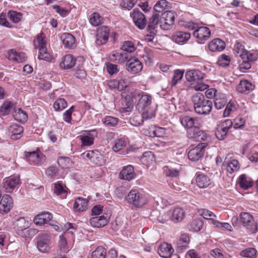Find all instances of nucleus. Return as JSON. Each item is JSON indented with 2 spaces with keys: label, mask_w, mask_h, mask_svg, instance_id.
<instances>
[{
  "label": "nucleus",
  "mask_w": 258,
  "mask_h": 258,
  "mask_svg": "<svg viewBox=\"0 0 258 258\" xmlns=\"http://www.w3.org/2000/svg\"><path fill=\"white\" fill-rule=\"evenodd\" d=\"M191 102L196 113L206 115L212 110L213 104L211 101L207 99L201 93H196L191 97Z\"/></svg>",
  "instance_id": "obj_1"
},
{
  "label": "nucleus",
  "mask_w": 258,
  "mask_h": 258,
  "mask_svg": "<svg viewBox=\"0 0 258 258\" xmlns=\"http://www.w3.org/2000/svg\"><path fill=\"white\" fill-rule=\"evenodd\" d=\"M125 201L130 205L139 208L143 207L148 203V198L141 189L133 188L125 197Z\"/></svg>",
  "instance_id": "obj_2"
},
{
  "label": "nucleus",
  "mask_w": 258,
  "mask_h": 258,
  "mask_svg": "<svg viewBox=\"0 0 258 258\" xmlns=\"http://www.w3.org/2000/svg\"><path fill=\"white\" fill-rule=\"evenodd\" d=\"M186 80L191 82L193 88L196 91H204L207 89L208 85L202 82L203 77L202 74L198 70H189L185 74Z\"/></svg>",
  "instance_id": "obj_3"
},
{
  "label": "nucleus",
  "mask_w": 258,
  "mask_h": 258,
  "mask_svg": "<svg viewBox=\"0 0 258 258\" xmlns=\"http://www.w3.org/2000/svg\"><path fill=\"white\" fill-rule=\"evenodd\" d=\"M44 38L45 36L44 34H38L33 40V44L34 47L39 50L38 58L49 61L52 59V56L47 51L46 42Z\"/></svg>",
  "instance_id": "obj_4"
},
{
  "label": "nucleus",
  "mask_w": 258,
  "mask_h": 258,
  "mask_svg": "<svg viewBox=\"0 0 258 258\" xmlns=\"http://www.w3.org/2000/svg\"><path fill=\"white\" fill-rule=\"evenodd\" d=\"M241 224L252 233L258 231V223L254 221L253 216L247 212H242L239 215Z\"/></svg>",
  "instance_id": "obj_5"
},
{
  "label": "nucleus",
  "mask_w": 258,
  "mask_h": 258,
  "mask_svg": "<svg viewBox=\"0 0 258 258\" xmlns=\"http://www.w3.org/2000/svg\"><path fill=\"white\" fill-rule=\"evenodd\" d=\"M25 156L30 164L40 166L46 161L45 156L41 153L39 149L33 152H25Z\"/></svg>",
  "instance_id": "obj_6"
},
{
  "label": "nucleus",
  "mask_w": 258,
  "mask_h": 258,
  "mask_svg": "<svg viewBox=\"0 0 258 258\" xmlns=\"http://www.w3.org/2000/svg\"><path fill=\"white\" fill-rule=\"evenodd\" d=\"M175 13L172 11H166L162 14L160 19V26L164 30H169L174 24Z\"/></svg>",
  "instance_id": "obj_7"
},
{
  "label": "nucleus",
  "mask_w": 258,
  "mask_h": 258,
  "mask_svg": "<svg viewBox=\"0 0 258 258\" xmlns=\"http://www.w3.org/2000/svg\"><path fill=\"white\" fill-rule=\"evenodd\" d=\"M125 70L130 74L136 75L143 70V66L141 61L135 56L130 57L125 66Z\"/></svg>",
  "instance_id": "obj_8"
},
{
  "label": "nucleus",
  "mask_w": 258,
  "mask_h": 258,
  "mask_svg": "<svg viewBox=\"0 0 258 258\" xmlns=\"http://www.w3.org/2000/svg\"><path fill=\"white\" fill-rule=\"evenodd\" d=\"M81 156L83 159H88L92 162L98 165H102L104 163L103 156L97 150L85 152L82 154Z\"/></svg>",
  "instance_id": "obj_9"
},
{
  "label": "nucleus",
  "mask_w": 258,
  "mask_h": 258,
  "mask_svg": "<svg viewBox=\"0 0 258 258\" xmlns=\"http://www.w3.org/2000/svg\"><path fill=\"white\" fill-rule=\"evenodd\" d=\"M207 143H199L196 147L191 149L188 153V157L190 160L198 161L204 155L205 148L207 146Z\"/></svg>",
  "instance_id": "obj_10"
},
{
  "label": "nucleus",
  "mask_w": 258,
  "mask_h": 258,
  "mask_svg": "<svg viewBox=\"0 0 258 258\" xmlns=\"http://www.w3.org/2000/svg\"><path fill=\"white\" fill-rule=\"evenodd\" d=\"M50 235L47 233H41L39 234L37 241V247L41 252L46 253L49 251Z\"/></svg>",
  "instance_id": "obj_11"
},
{
  "label": "nucleus",
  "mask_w": 258,
  "mask_h": 258,
  "mask_svg": "<svg viewBox=\"0 0 258 258\" xmlns=\"http://www.w3.org/2000/svg\"><path fill=\"white\" fill-rule=\"evenodd\" d=\"M233 126V122L230 119H226L220 123L217 127L215 135L220 140H223L227 136L229 130Z\"/></svg>",
  "instance_id": "obj_12"
},
{
  "label": "nucleus",
  "mask_w": 258,
  "mask_h": 258,
  "mask_svg": "<svg viewBox=\"0 0 258 258\" xmlns=\"http://www.w3.org/2000/svg\"><path fill=\"white\" fill-rule=\"evenodd\" d=\"M110 214L104 212L99 216H94L90 218V225L95 228H101L106 225L109 221Z\"/></svg>",
  "instance_id": "obj_13"
},
{
  "label": "nucleus",
  "mask_w": 258,
  "mask_h": 258,
  "mask_svg": "<svg viewBox=\"0 0 258 258\" xmlns=\"http://www.w3.org/2000/svg\"><path fill=\"white\" fill-rule=\"evenodd\" d=\"M131 17L139 29L142 30L145 28L147 24L146 17L139 10L135 9L131 13Z\"/></svg>",
  "instance_id": "obj_14"
},
{
  "label": "nucleus",
  "mask_w": 258,
  "mask_h": 258,
  "mask_svg": "<svg viewBox=\"0 0 258 258\" xmlns=\"http://www.w3.org/2000/svg\"><path fill=\"white\" fill-rule=\"evenodd\" d=\"M81 136V141L84 146H91L94 143V137H97L98 132L96 130L83 131Z\"/></svg>",
  "instance_id": "obj_15"
},
{
  "label": "nucleus",
  "mask_w": 258,
  "mask_h": 258,
  "mask_svg": "<svg viewBox=\"0 0 258 258\" xmlns=\"http://www.w3.org/2000/svg\"><path fill=\"white\" fill-rule=\"evenodd\" d=\"M152 102V97L147 94L143 95L139 100L136 107L139 112L148 114Z\"/></svg>",
  "instance_id": "obj_16"
},
{
  "label": "nucleus",
  "mask_w": 258,
  "mask_h": 258,
  "mask_svg": "<svg viewBox=\"0 0 258 258\" xmlns=\"http://www.w3.org/2000/svg\"><path fill=\"white\" fill-rule=\"evenodd\" d=\"M110 29L107 26H102L97 31L96 43L100 45L105 44L108 39Z\"/></svg>",
  "instance_id": "obj_17"
},
{
  "label": "nucleus",
  "mask_w": 258,
  "mask_h": 258,
  "mask_svg": "<svg viewBox=\"0 0 258 258\" xmlns=\"http://www.w3.org/2000/svg\"><path fill=\"white\" fill-rule=\"evenodd\" d=\"M187 134L189 138L197 141L206 140L208 137L207 134L201 130L200 127L187 129Z\"/></svg>",
  "instance_id": "obj_18"
},
{
  "label": "nucleus",
  "mask_w": 258,
  "mask_h": 258,
  "mask_svg": "<svg viewBox=\"0 0 258 258\" xmlns=\"http://www.w3.org/2000/svg\"><path fill=\"white\" fill-rule=\"evenodd\" d=\"M210 29L205 26L198 27L193 32V36L200 41H206L211 36Z\"/></svg>",
  "instance_id": "obj_19"
},
{
  "label": "nucleus",
  "mask_w": 258,
  "mask_h": 258,
  "mask_svg": "<svg viewBox=\"0 0 258 258\" xmlns=\"http://www.w3.org/2000/svg\"><path fill=\"white\" fill-rule=\"evenodd\" d=\"M136 177V174L135 172L134 168L131 165L124 166L119 174L120 179L127 181H131Z\"/></svg>",
  "instance_id": "obj_20"
},
{
  "label": "nucleus",
  "mask_w": 258,
  "mask_h": 258,
  "mask_svg": "<svg viewBox=\"0 0 258 258\" xmlns=\"http://www.w3.org/2000/svg\"><path fill=\"white\" fill-rule=\"evenodd\" d=\"M13 205L12 198L10 195H4L0 201V213H8L12 209Z\"/></svg>",
  "instance_id": "obj_21"
},
{
  "label": "nucleus",
  "mask_w": 258,
  "mask_h": 258,
  "mask_svg": "<svg viewBox=\"0 0 258 258\" xmlns=\"http://www.w3.org/2000/svg\"><path fill=\"white\" fill-rule=\"evenodd\" d=\"M167 214L172 221L177 223L182 220L185 215V212L182 208L176 207L172 211L168 212Z\"/></svg>",
  "instance_id": "obj_22"
},
{
  "label": "nucleus",
  "mask_w": 258,
  "mask_h": 258,
  "mask_svg": "<svg viewBox=\"0 0 258 258\" xmlns=\"http://www.w3.org/2000/svg\"><path fill=\"white\" fill-rule=\"evenodd\" d=\"M130 56L126 52H118L113 51L109 55V58L111 61L116 63L122 64L127 62Z\"/></svg>",
  "instance_id": "obj_23"
},
{
  "label": "nucleus",
  "mask_w": 258,
  "mask_h": 258,
  "mask_svg": "<svg viewBox=\"0 0 258 258\" xmlns=\"http://www.w3.org/2000/svg\"><path fill=\"white\" fill-rule=\"evenodd\" d=\"M23 127L18 124L15 123L10 125L9 132L11 138L13 140H17L22 137Z\"/></svg>",
  "instance_id": "obj_24"
},
{
  "label": "nucleus",
  "mask_w": 258,
  "mask_h": 258,
  "mask_svg": "<svg viewBox=\"0 0 258 258\" xmlns=\"http://www.w3.org/2000/svg\"><path fill=\"white\" fill-rule=\"evenodd\" d=\"M181 123L187 129L200 127L201 123L200 119L198 117H191L189 116H186L181 119Z\"/></svg>",
  "instance_id": "obj_25"
},
{
  "label": "nucleus",
  "mask_w": 258,
  "mask_h": 258,
  "mask_svg": "<svg viewBox=\"0 0 258 258\" xmlns=\"http://www.w3.org/2000/svg\"><path fill=\"white\" fill-rule=\"evenodd\" d=\"M20 183V178L18 176H13L7 178L4 182V187L7 192H11Z\"/></svg>",
  "instance_id": "obj_26"
},
{
  "label": "nucleus",
  "mask_w": 258,
  "mask_h": 258,
  "mask_svg": "<svg viewBox=\"0 0 258 258\" xmlns=\"http://www.w3.org/2000/svg\"><path fill=\"white\" fill-rule=\"evenodd\" d=\"M254 86L247 80H242L236 87V90L240 93H248L252 91Z\"/></svg>",
  "instance_id": "obj_27"
},
{
  "label": "nucleus",
  "mask_w": 258,
  "mask_h": 258,
  "mask_svg": "<svg viewBox=\"0 0 258 258\" xmlns=\"http://www.w3.org/2000/svg\"><path fill=\"white\" fill-rule=\"evenodd\" d=\"M173 251L171 245L165 242L160 244L158 249V254L164 258H169Z\"/></svg>",
  "instance_id": "obj_28"
},
{
  "label": "nucleus",
  "mask_w": 258,
  "mask_h": 258,
  "mask_svg": "<svg viewBox=\"0 0 258 258\" xmlns=\"http://www.w3.org/2000/svg\"><path fill=\"white\" fill-rule=\"evenodd\" d=\"M76 63V59L71 54H67L59 63V67L62 69L72 68Z\"/></svg>",
  "instance_id": "obj_29"
},
{
  "label": "nucleus",
  "mask_w": 258,
  "mask_h": 258,
  "mask_svg": "<svg viewBox=\"0 0 258 258\" xmlns=\"http://www.w3.org/2000/svg\"><path fill=\"white\" fill-rule=\"evenodd\" d=\"M190 34L183 31H178L172 35V39L176 43L186 42L190 38Z\"/></svg>",
  "instance_id": "obj_30"
},
{
  "label": "nucleus",
  "mask_w": 258,
  "mask_h": 258,
  "mask_svg": "<svg viewBox=\"0 0 258 258\" xmlns=\"http://www.w3.org/2000/svg\"><path fill=\"white\" fill-rule=\"evenodd\" d=\"M225 48V42L219 38H216L209 44V48L213 52L221 51Z\"/></svg>",
  "instance_id": "obj_31"
},
{
  "label": "nucleus",
  "mask_w": 258,
  "mask_h": 258,
  "mask_svg": "<svg viewBox=\"0 0 258 258\" xmlns=\"http://www.w3.org/2000/svg\"><path fill=\"white\" fill-rule=\"evenodd\" d=\"M52 218L51 213L44 212L36 215L34 218V222L36 225L41 226L48 222Z\"/></svg>",
  "instance_id": "obj_32"
},
{
  "label": "nucleus",
  "mask_w": 258,
  "mask_h": 258,
  "mask_svg": "<svg viewBox=\"0 0 258 258\" xmlns=\"http://www.w3.org/2000/svg\"><path fill=\"white\" fill-rule=\"evenodd\" d=\"M61 39L64 46L68 48H73L75 45L76 39L72 34L64 33L61 36Z\"/></svg>",
  "instance_id": "obj_33"
},
{
  "label": "nucleus",
  "mask_w": 258,
  "mask_h": 258,
  "mask_svg": "<svg viewBox=\"0 0 258 258\" xmlns=\"http://www.w3.org/2000/svg\"><path fill=\"white\" fill-rule=\"evenodd\" d=\"M149 118H151V116L149 117L146 113H142V115H135L131 117L130 122L135 126H138L143 124L144 120L148 119Z\"/></svg>",
  "instance_id": "obj_34"
},
{
  "label": "nucleus",
  "mask_w": 258,
  "mask_h": 258,
  "mask_svg": "<svg viewBox=\"0 0 258 258\" xmlns=\"http://www.w3.org/2000/svg\"><path fill=\"white\" fill-rule=\"evenodd\" d=\"M88 206V201L83 198H77L74 204L73 208L76 212H82L86 210Z\"/></svg>",
  "instance_id": "obj_35"
},
{
  "label": "nucleus",
  "mask_w": 258,
  "mask_h": 258,
  "mask_svg": "<svg viewBox=\"0 0 258 258\" xmlns=\"http://www.w3.org/2000/svg\"><path fill=\"white\" fill-rule=\"evenodd\" d=\"M197 185L200 188H206L210 184V179L209 177L204 174H198L196 178Z\"/></svg>",
  "instance_id": "obj_36"
},
{
  "label": "nucleus",
  "mask_w": 258,
  "mask_h": 258,
  "mask_svg": "<svg viewBox=\"0 0 258 258\" xmlns=\"http://www.w3.org/2000/svg\"><path fill=\"white\" fill-rule=\"evenodd\" d=\"M238 183L240 187L244 189H247L252 186V181L249 176L245 174H241L238 178Z\"/></svg>",
  "instance_id": "obj_37"
},
{
  "label": "nucleus",
  "mask_w": 258,
  "mask_h": 258,
  "mask_svg": "<svg viewBox=\"0 0 258 258\" xmlns=\"http://www.w3.org/2000/svg\"><path fill=\"white\" fill-rule=\"evenodd\" d=\"M14 226L17 230L19 231L25 230L29 226V220L24 217L20 218L14 222Z\"/></svg>",
  "instance_id": "obj_38"
},
{
  "label": "nucleus",
  "mask_w": 258,
  "mask_h": 258,
  "mask_svg": "<svg viewBox=\"0 0 258 258\" xmlns=\"http://www.w3.org/2000/svg\"><path fill=\"white\" fill-rule=\"evenodd\" d=\"M128 144V141L127 139L120 138L115 141L112 150L115 152L126 149Z\"/></svg>",
  "instance_id": "obj_39"
},
{
  "label": "nucleus",
  "mask_w": 258,
  "mask_h": 258,
  "mask_svg": "<svg viewBox=\"0 0 258 258\" xmlns=\"http://www.w3.org/2000/svg\"><path fill=\"white\" fill-rule=\"evenodd\" d=\"M224 164L226 166L227 171L229 173L236 172L240 168V165L237 160L233 159L228 163L224 162Z\"/></svg>",
  "instance_id": "obj_40"
},
{
  "label": "nucleus",
  "mask_w": 258,
  "mask_h": 258,
  "mask_svg": "<svg viewBox=\"0 0 258 258\" xmlns=\"http://www.w3.org/2000/svg\"><path fill=\"white\" fill-rule=\"evenodd\" d=\"M227 99L224 94H220L215 98L214 106L217 109H221L227 104Z\"/></svg>",
  "instance_id": "obj_41"
},
{
  "label": "nucleus",
  "mask_w": 258,
  "mask_h": 258,
  "mask_svg": "<svg viewBox=\"0 0 258 258\" xmlns=\"http://www.w3.org/2000/svg\"><path fill=\"white\" fill-rule=\"evenodd\" d=\"M89 22L92 26L97 27L103 23V19L98 13L94 12L90 16Z\"/></svg>",
  "instance_id": "obj_42"
},
{
  "label": "nucleus",
  "mask_w": 258,
  "mask_h": 258,
  "mask_svg": "<svg viewBox=\"0 0 258 258\" xmlns=\"http://www.w3.org/2000/svg\"><path fill=\"white\" fill-rule=\"evenodd\" d=\"M159 17V15L157 13H155L153 14L152 16L149 19L148 27V31H155L158 23L160 22Z\"/></svg>",
  "instance_id": "obj_43"
},
{
  "label": "nucleus",
  "mask_w": 258,
  "mask_h": 258,
  "mask_svg": "<svg viewBox=\"0 0 258 258\" xmlns=\"http://www.w3.org/2000/svg\"><path fill=\"white\" fill-rule=\"evenodd\" d=\"M22 14L13 10H10L8 13V17L14 23H18L22 19Z\"/></svg>",
  "instance_id": "obj_44"
},
{
  "label": "nucleus",
  "mask_w": 258,
  "mask_h": 258,
  "mask_svg": "<svg viewBox=\"0 0 258 258\" xmlns=\"http://www.w3.org/2000/svg\"><path fill=\"white\" fill-rule=\"evenodd\" d=\"M168 2L166 0H160L154 6V10L157 13H161L162 14L166 11H168Z\"/></svg>",
  "instance_id": "obj_45"
},
{
  "label": "nucleus",
  "mask_w": 258,
  "mask_h": 258,
  "mask_svg": "<svg viewBox=\"0 0 258 258\" xmlns=\"http://www.w3.org/2000/svg\"><path fill=\"white\" fill-rule=\"evenodd\" d=\"M13 116L15 120L20 122H25L28 118L26 112L20 108L15 110L13 113Z\"/></svg>",
  "instance_id": "obj_46"
},
{
  "label": "nucleus",
  "mask_w": 258,
  "mask_h": 258,
  "mask_svg": "<svg viewBox=\"0 0 258 258\" xmlns=\"http://www.w3.org/2000/svg\"><path fill=\"white\" fill-rule=\"evenodd\" d=\"M189 242V237L187 234H181L179 239L177 241V246L181 249L185 248L187 244Z\"/></svg>",
  "instance_id": "obj_47"
},
{
  "label": "nucleus",
  "mask_w": 258,
  "mask_h": 258,
  "mask_svg": "<svg viewBox=\"0 0 258 258\" xmlns=\"http://www.w3.org/2000/svg\"><path fill=\"white\" fill-rule=\"evenodd\" d=\"M118 118L111 116H106L102 119L103 123L107 127H114L118 122Z\"/></svg>",
  "instance_id": "obj_48"
},
{
  "label": "nucleus",
  "mask_w": 258,
  "mask_h": 258,
  "mask_svg": "<svg viewBox=\"0 0 258 258\" xmlns=\"http://www.w3.org/2000/svg\"><path fill=\"white\" fill-rule=\"evenodd\" d=\"M58 165L62 168H68L72 166L73 162L69 157H59L57 159Z\"/></svg>",
  "instance_id": "obj_49"
},
{
  "label": "nucleus",
  "mask_w": 258,
  "mask_h": 258,
  "mask_svg": "<svg viewBox=\"0 0 258 258\" xmlns=\"http://www.w3.org/2000/svg\"><path fill=\"white\" fill-rule=\"evenodd\" d=\"M106 249L102 246H98L92 253V258H105Z\"/></svg>",
  "instance_id": "obj_50"
},
{
  "label": "nucleus",
  "mask_w": 258,
  "mask_h": 258,
  "mask_svg": "<svg viewBox=\"0 0 258 258\" xmlns=\"http://www.w3.org/2000/svg\"><path fill=\"white\" fill-rule=\"evenodd\" d=\"M54 192L57 196H61L62 197L67 196L66 189L63 187L62 184L58 181L54 184Z\"/></svg>",
  "instance_id": "obj_51"
},
{
  "label": "nucleus",
  "mask_w": 258,
  "mask_h": 258,
  "mask_svg": "<svg viewBox=\"0 0 258 258\" xmlns=\"http://www.w3.org/2000/svg\"><path fill=\"white\" fill-rule=\"evenodd\" d=\"M184 71L180 70H176L174 71V75L171 82V86H175L179 81H180L183 75Z\"/></svg>",
  "instance_id": "obj_52"
},
{
  "label": "nucleus",
  "mask_w": 258,
  "mask_h": 258,
  "mask_svg": "<svg viewBox=\"0 0 258 258\" xmlns=\"http://www.w3.org/2000/svg\"><path fill=\"white\" fill-rule=\"evenodd\" d=\"M67 106V103L63 98L57 99L54 103L53 107L56 111H60Z\"/></svg>",
  "instance_id": "obj_53"
},
{
  "label": "nucleus",
  "mask_w": 258,
  "mask_h": 258,
  "mask_svg": "<svg viewBox=\"0 0 258 258\" xmlns=\"http://www.w3.org/2000/svg\"><path fill=\"white\" fill-rule=\"evenodd\" d=\"M121 49L125 51V52L132 53L136 50L134 44L130 41H126L123 42Z\"/></svg>",
  "instance_id": "obj_54"
},
{
  "label": "nucleus",
  "mask_w": 258,
  "mask_h": 258,
  "mask_svg": "<svg viewBox=\"0 0 258 258\" xmlns=\"http://www.w3.org/2000/svg\"><path fill=\"white\" fill-rule=\"evenodd\" d=\"M199 212L204 219L211 220L212 222L213 220H215L213 218L216 217L213 212L207 209H201L199 211Z\"/></svg>",
  "instance_id": "obj_55"
},
{
  "label": "nucleus",
  "mask_w": 258,
  "mask_h": 258,
  "mask_svg": "<svg viewBox=\"0 0 258 258\" xmlns=\"http://www.w3.org/2000/svg\"><path fill=\"white\" fill-rule=\"evenodd\" d=\"M256 251L254 248H246L240 252V255L244 257H252L256 254Z\"/></svg>",
  "instance_id": "obj_56"
},
{
  "label": "nucleus",
  "mask_w": 258,
  "mask_h": 258,
  "mask_svg": "<svg viewBox=\"0 0 258 258\" xmlns=\"http://www.w3.org/2000/svg\"><path fill=\"white\" fill-rule=\"evenodd\" d=\"M137 1L138 0H121L120 6L121 8L130 10L134 7Z\"/></svg>",
  "instance_id": "obj_57"
},
{
  "label": "nucleus",
  "mask_w": 258,
  "mask_h": 258,
  "mask_svg": "<svg viewBox=\"0 0 258 258\" xmlns=\"http://www.w3.org/2000/svg\"><path fill=\"white\" fill-rule=\"evenodd\" d=\"M13 107V103L5 102L1 107L0 111L2 115H5L10 113Z\"/></svg>",
  "instance_id": "obj_58"
},
{
  "label": "nucleus",
  "mask_w": 258,
  "mask_h": 258,
  "mask_svg": "<svg viewBox=\"0 0 258 258\" xmlns=\"http://www.w3.org/2000/svg\"><path fill=\"white\" fill-rule=\"evenodd\" d=\"M213 224L217 228L222 230L232 231V227L228 223H222L219 221L213 220Z\"/></svg>",
  "instance_id": "obj_59"
},
{
  "label": "nucleus",
  "mask_w": 258,
  "mask_h": 258,
  "mask_svg": "<svg viewBox=\"0 0 258 258\" xmlns=\"http://www.w3.org/2000/svg\"><path fill=\"white\" fill-rule=\"evenodd\" d=\"M245 120L244 118L241 117H237L234 120L233 123V127L235 129L243 128L245 125Z\"/></svg>",
  "instance_id": "obj_60"
},
{
  "label": "nucleus",
  "mask_w": 258,
  "mask_h": 258,
  "mask_svg": "<svg viewBox=\"0 0 258 258\" xmlns=\"http://www.w3.org/2000/svg\"><path fill=\"white\" fill-rule=\"evenodd\" d=\"M122 104L124 106L122 108V111L123 112L130 111L133 107V101L130 98L123 99L122 102Z\"/></svg>",
  "instance_id": "obj_61"
},
{
  "label": "nucleus",
  "mask_w": 258,
  "mask_h": 258,
  "mask_svg": "<svg viewBox=\"0 0 258 258\" xmlns=\"http://www.w3.org/2000/svg\"><path fill=\"white\" fill-rule=\"evenodd\" d=\"M203 226V222L201 220L195 219L190 224L191 228L195 231H199Z\"/></svg>",
  "instance_id": "obj_62"
},
{
  "label": "nucleus",
  "mask_w": 258,
  "mask_h": 258,
  "mask_svg": "<svg viewBox=\"0 0 258 258\" xmlns=\"http://www.w3.org/2000/svg\"><path fill=\"white\" fill-rule=\"evenodd\" d=\"M8 14L6 13H2L0 14V25L6 27L11 28L13 26L7 20Z\"/></svg>",
  "instance_id": "obj_63"
},
{
  "label": "nucleus",
  "mask_w": 258,
  "mask_h": 258,
  "mask_svg": "<svg viewBox=\"0 0 258 258\" xmlns=\"http://www.w3.org/2000/svg\"><path fill=\"white\" fill-rule=\"evenodd\" d=\"M117 89L120 91L125 90L129 85V82L127 78L121 79L120 80H117Z\"/></svg>",
  "instance_id": "obj_64"
}]
</instances>
